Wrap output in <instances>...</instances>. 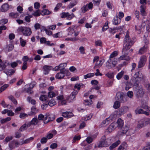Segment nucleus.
I'll list each match as a JSON object with an SVG mask.
<instances>
[{
  "label": "nucleus",
  "mask_w": 150,
  "mask_h": 150,
  "mask_svg": "<svg viewBox=\"0 0 150 150\" xmlns=\"http://www.w3.org/2000/svg\"><path fill=\"white\" fill-rule=\"evenodd\" d=\"M134 43V42L129 36V32L127 30L125 36L123 40L124 45L122 48V52H123V55L119 58L120 60H125L129 61L130 57L128 56L129 52H127L132 47Z\"/></svg>",
  "instance_id": "1"
},
{
  "label": "nucleus",
  "mask_w": 150,
  "mask_h": 150,
  "mask_svg": "<svg viewBox=\"0 0 150 150\" xmlns=\"http://www.w3.org/2000/svg\"><path fill=\"white\" fill-rule=\"evenodd\" d=\"M111 139L109 138H106L105 136L104 135L101 138L98 147H105L108 146L111 144Z\"/></svg>",
  "instance_id": "2"
},
{
  "label": "nucleus",
  "mask_w": 150,
  "mask_h": 150,
  "mask_svg": "<svg viewBox=\"0 0 150 150\" xmlns=\"http://www.w3.org/2000/svg\"><path fill=\"white\" fill-rule=\"evenodd\" d=\"M20 31L21 32L23 35L25 36H29L32 33L31 29L29 27H21L18 28Z\"/></svg>",
  "instance_id": "3"
},
{
  "label": "nucleus",
  "mask_w": 150,
  "mask_h": 150,
  "mask_svg": "<svg viewBox=\"0 0 150 150\" xmlns=\"http://www.w3.org/2000/svg\"><path fill=\"white\" fill-rule=\"evenodd\" d=\"M116 97L118 101L120 103H125L128 100L127 97L122 92H118L117 93Z\"/></svg>",
  "instance_id": "4"
},
{
  "label": "nucleus",
  "mask_w": 150,
  "mask_h": 150,
  "mask_svg": "<svg viewBox=\"0 0 150 150\" xmlns=\"http://www.w3.org/2000/svg\"><path fill=\"white\" fill-rule=\"evenodd\" d=\"M55 118L54 115L53 114L47 113L45 115L44 123L46 124L50 121L54 120Z\"/></svg>",
  "instance_id": "5"
},
{
  "label": "nucleus",
  "mask_w": 150,
  "mask_h": 150,
  "mask_svg": "<svg viewBox=\"0 0 150 150\" xmlns=\"http://www.w3.org/2000/svg\"><path fill=\"white\" fill-rule=\"evenodd\" d=\"M68 71L63 68L60 70V72L56 74L55 78L58 79H61L63 78L66 74H67Z\"/></svg>",
  "instance_id": "6"
},
{
  "label": "nucleus",
  "mask_w": 150,
  "mask_h": 150,
  "mask_svg": "<svg viewBox=\"0 0 150 150\" xmlns=\"http://www.w3.org/2000/svg\"><path fill=\"white\" fill-rule=\"evenodd\" d=\"M61 17L62 18H67V19L69 20H70L75 17L74 13H71L69 14L68 12H63L61 14Z\"/></svg>",
  "instance_id": "7"
},
{
  "label": "nucleus",
  "mask_w": 150,
  "mask_h": 150,
  "mask_svg": "<svg viewBox=\"0 0 150 150\" xmlns=\"http://www.w3.org/2000/svg\"><path fill=\"white\" fill-rule=\"evenodd\" d=\"M83 85L82 83L79 84L77 83L74 86V88H77L78 90L79 91L80 89L81 88L83 87ZM78 91H79L74 90V91L72 92L71 94L75 96L78 93Z\"/></svg>",
  "instance_id": "8"
},
{
  "label": "nucleus",
  "mask_w": 150,
  "mask_h": 150,
  "mask_svg": "<svg viewBox=\"0 0 150 150\" xmlns=\"http://www.w3.org/2000/svg\"><path fill=\"white\" fill-rule=\"evenodd\" d=\"M140 81V80L135 78V77H132L131 80V82L132 85L136 87H137Z\"/></svg>",
  "instance_id": "9"
},
{
  "label": "nucleus",
  "mask_w": 150,
  "mask_h": 150,
  "mask_svg": "<svg viewBox=\"0 0 150 150\" xmlns=\"http://www.w3.org/2000/svg\"><path fill=\"white\" fill-rule=\"evenodd\" d=\"M135 112L136 114H144L146 115H149V112L144 111L142 109H140L138 108H137L135 110Z\"/></svg>",
  "instance_id": "10"
},
{
  "label": "nucleus",
  "mask_w": 150,
  "mask_h": 150,
  "mask_svg": "<svg viewBox=\"0 0 150 150\" xmlns=\"http://www.w3.org/2000/svg\"><path fill=\"white\" fill-rule=\"evenodd\" d=\"M9 65V63H8L7 61H3V62L0 64V71L3 70L5 69L7 66Z\"/></svg>",
  "instance_id": "11"
},
{
  "label": "nucleus",
  "mask_w": 150,
  "mask_h": 150,
  "mask_svg": "<svg viewBox=\"0 0 150 150\" xmlns=\"http://www.w3.org/2000/svg\"><path fill=\"white\" fill-rule=\"evenodd\" d=\"M106 67L109 69H110L115 67V65L113 64L111 59H110L106 63Z\"/></svg>",
  "instance_id": "12"
},
{
  "label": "nucleus",
  "mask_w": 150,
  "mask_h": 150,
  "mask_svg": "<svg viewBox=\"0 0 150 150\" xmlns=\"http://www.w3.org/2000/svg\"><path fill=\"white\" fill-rule=\"evenodd\" d=\"M117 123H111L108 128V130L110 132L113 130L117 127Z\"/></svg>",
  "instance_id": "13"
},
{
  "label": "nucleus",
  "mask_w": 150,
  "mask_h": 150,
  "mask_svg": "<svg viewBox=\"0 0 150 150\" xmlns=\"http://www.w3.org/2000/svg\"><path fill=\"white\" fill-rule=\"evenodd\" d=\"M146 121L144 119H142L138 122L137 127L139 128H141L144 127L146 124Z\"/></svg>",
  "instance_id": "14"
},
{
  "label": "nucleus",
  "mask_w": 150,
  "mask_h": 150,
  "mask_svg": "<svg viewBox=\"0 0 150 150\" xmlns=\"http://www.w3.org/2000/svg\"><path fill=\"white\" fill-rule=\"evenodd\" d=\"M142 25L144 26L146 25V30L148 32L150 31V21L149 20H146L144 21L142 23Z\"/></svg>",
  "instance_id": "15"
},
{
  "label": "nucleus",
  "mask_w": 150,
  "mask_h": 150,
  "mask_svg": "<svg viewBox=\"0 0 150 150\" xmlns=\"http://www.w3.org/2000/svg\"><path fill=\"white\" fill-rule=\"evenodd\" d=\"M62 116L65 117L69 118L72 117L73 114L71 112H66L62 113Z\"/></svg>",
  "instance_id": "16"
},
{
  "label": "nucleus",
  "mask_w": 150,
  "mask_h": 150,
  "mask_svg": "<svg viewBox=\"0 0 150 150\" xmlns=\"http://www.w3.org/2000/svg\"><path fill=\"white\" fill-rule=\"evenodd\" d=\"M128 109L127 106H124L122 107L119 110V114L120 115L123 114L125 112H126Z\"/></svg>",
  "instance_id": "17"
},
{
  "label": "nucleus",
  "mask_w": 150,
  "mask_h": 150,
  "mask_svg": "<svg viewBox=\"0 0 150 150\" xmlns=\"http://www.w3.org/2000/svg\"><path fill=\"white\" fill-rule=\"evenodd\" d=\"M147 47L144 45L142 48L139 49L138 54H142L147 51Z\"/></svg>",
  "instance_id": "18"
},
{
  "label": "nucleus",
  "mask_w": 150,
  "mask_h": 150,
  "mask_svg": "<svg viewBox=\"0 0 150 150\" xmlns=\"http://www.w3.org/2000/svg\"><path fill=\"white\" fill-rule=\"evenodd\" d=\"M44 70V74H47L49 73V71L52 69V67L50 66L45 65L43 67Z\"/></svg>",
  "instance_id": "19"
},
{
  "label": "nucleus",
  "mask_w": 150,
  "mask_h": 150,
  "mask_svg": "<svg viewBox=\"0 0 150 150\" xmlns=\"http://www.w3.org/2000/svg\"><path fill=\"white\" fill-rule=\"evenodd\" d=\"M135 78L141 80L143 77L142 73L140 71L136 72L134 75Z\"/></svg>",
  "instance_id": "20"
},
{
  "label": "nucleus",
  "mask_w": 150,
  "mask_h": 150,
  "mask_svg": "<svg viewBox=\"0 0 150 150\" xmlns=\"http://www.w3.org/2000/svg\"><path fill=\"white\" fill-rule=\"evenodd\" d=\"M9 6L7 4H4L1 6V11L2 12L6 11L9 9Z\"/></svg>",
  "instance_id": "21"
},
{
  "label": "nucleus",
  "mask_w": 150,
  "mask_h": 150,
  "mask_svg": "<svg viewBox=\"0 0 150 150\" xmlns=\"http://www.w3.org/2000/svg\"><path fill=\"white\" fill-rule=\"evenodd\" d=\"M117 126L119 128H121L123 125V121L120 118H119L117 120Z\"/></svg>",
  "instance_id": "22"
},
{
  "label": "nucleus",
  "mask_w": 150,
  "mask_h": 150,
  "mask_svg": "<svg viewBox=\"0 0 150 150\" xmlns=\"http://www.w3.org/2000/svg\"><path fill=\"white\" fill-rule=\"evenodd\" d=\"M127 145L125 142H124L118 148V150H126Z\"/></svg>",
  "instance_id": "23"
},
{
  "label": "nucleus",
  "mask_w": 150,
  "mask_h": 150,
  "mask_svg": "<svg viewBox=\"0 0 150 150\" xmlns=\"http://www.w3.org/2000/svg\"><path fill=\"white\" fill-rule=\"evenodd\" d=\"M32 89L30 86H28L27 85L25 86L24 89V91L26 93H29L30 94H31L32 92L31 91Z\"/></svg>",
  "instance_id": "24"
},
{
  "label": "nucleus",
  "mask_w": 150,
  "mask_h": 150,
  "mask_svg": "<svg viewBox=\"0 0 150 150\" xmlns=\"http://www.w3.org/2000/svg\"><path fill=\"white\" fill-rule=\"evenodd\" d=\"M120 143V142L119 140H118L115 142L113 143L109 147V149H112L113 148L117 147Z\"/></svg>",
  "instance_id": "25"
},
{
  "label": "nucleus",
  "mask_w": 150,
  "mask_h": 150,
  "mask_svg": "<svg viewBox=\"0 0 150 150\" xmlns=\"http://www.w3.org/2000/svg\"><path fill=\"white\" fill-rule=\"evenodd\" d=\"M121 128L122 130L121 131V134L123 135L125 134H126L128 130V127L126 126H125L124 127Z\"/></svg>",
  "instance_id": "26"
},
{
  "label": "nucleus",
  "mask_w": 150,
  "mask_h": 150,
  "mask_svg": "<svg viewBox=\"0 0 150 150\" xmlns=\"http://www.w3.org/2000/svg\"><path fill=\"white\" fill-rule=\"evenodd\" d=\"M118 16L116 15V16L114 18L113 20V24L115 25H117L120 23L121 20L118 21Z\"/></svg>",
  "instance_id": "27"
},
{
  "label": "nucleus",
  "mask_w": 150,
  "mask_h": 150,
  "mask_svg": "<svg viewBox=\"0 0 150 150\" xmlns=\"http://www.w3.org/2000/svg\"><path fill=\"white\" fill-rule=\"evenodd\" d=\"M47 96L45 95H41L40 97V100L42 101H45L46 103L48 102V101L47 100Z\"/></svg>",
  "instance_id": "28"
},
{
  "label": "nucleus",
  "mask_w": 150,
  "mask_h": 150,
  "mask_svg": "<svg viewBox=\"0 0 150 150\" xmlns=\"http://www.w3.org/2000/svg\"><path fill=\"white\" fill-rule=\"evenodd\" d=\"M51 13V12L47 9L43 10L40 13L41 14L42 16L48 15Z\"/></svg>",
  "instance_id": "29"
},
{
  "label": "nucleus",
  "mask_w": 150,
  "mask_h": 150,
  "mask_svg": "<svg viewBox=\"0 0 150 150\" xmlns=\"http://www.w3.org/2000/svg\"><path fill=\"white\" fill-rule=\"evenodd\" d=\"M120 102L118 101H116L114 103L113 107L115 109H117L120 108Z\"/></svg>",
  "instance_id": "30"
},
{
  "label": "nucleus",
  "mask_w": 150,
  "mask_h": 150,
  "mask_svg": "<svg viewBox=\"0 0 150 150\" xmlns=\"http://www.w3.org/2000/svg\"><path fill=\"white\" fill-rule=\"evenodd\" d=\"M69 102H71L75 100V96L74 95L71 94L67 98Z\"/></svg>",
  "instance_id": "31"
},
{
  "label": "nucleus",
  "mask_w": 150,
  "mask_h": 150,
  "mask_svg": "<svg viewBox=\"0 0 150 150\" xmlns=\"http://www.w3.org/2000/svg\"><path fill=\"white\" fill-rule=\"evenodd\" d=\"M11 120V118L10 117H7L6 118H3L1 119L0 120V122L2 124H3L8 121H10Z\"/></svg>",
  "instance_id": "32"
},
{
  "label": "nucleus",
  "mask_w": 150,
  "mask_h": 150,
  "mask_svg": "<svg viewBox=\"0 0 150 150\" xmlns=\"http://www.w3.org/2000/svg\"><path fill=\"white\" fill-rule=\"evenodd\" d=\"M144 94V92L142 90H139L137 92V95L138 97H142Z\"/></svg>",
  "instance_id": "33"
},
{
  "label": "nucleus",
  "mask_w": 150,
  "mask_h": 150,
  "mask_svg": "<svg viewBox=\"0 0 150 150\" xmlns=\"http://www.w3.org/2000/svg\"><path fill=\"white\" fill-rule=\"evenodd\" d=\"M140 8V11L141 13V14L142 16H145L146 15V12L145 11L144 6L143 5H142L141 6Z\"/></svg>",
  "instance_id": "34"
},
{
  "label": "nucleus",
  "mask_w": 150,
  "mask_h": 150,
  "mask_svg": "<svg viewBox=\"0 0 150 150\" xmlns=\"http://www.w3.org/2000/svg\"><path fill=\"white\" fill-rule=\"evenodd\" d=\"M78 0H75L73 3H70L68 7L69 8H71L75 6L77 4Z\"/></svg>",
  "instance_id": "35"
},
{
  "label": "nucleus",
  "mask_w": 150,
  "mask_h": 150,
  "mask_svg": "<svg viewBox=\"0 0 150 150\" xmlns=\"http://www.w3.org/2000/svg\"><path fill=\"white\" fill-rule=\"evenodd\" d=\"M34 138L33 137H31L28 139H26L24 141L23 143L21 144L28 143H30L31 141L33 140Z\"/></svg>",
  "instance_id": "36"
},
{
  "label": "nucleus",
  "mask_w": 150,
  "mask_h": 150,
  "mask_svg": "<svg viewBox=\"0 0 150 150\" xmlns=\"http://www.w3.org/2000/svg\"><path fill=\"white\" fill-rule=\"evenodd\" d=\"M9 16L12 18H16L18 16V14L17 13H14L11 12L9 14Z\"/></svg>",
  "instance_id": "37"
},
{
  "label": "nucleus",
  "mask_w": 150,
  "mask_h": 150,
  "mask_svg": "<svg viewBox=\"0 0 150 150\" xmlns=\"http://www.w3.org/2000/svg\"><path fill=\"white\" fill-rule=\"evenodd\" d=\"M48 105L50 106H52L55 105V102L53 99H51L49 101H48Z\"/></svg>",
  "instance_id": "38"
},
{
  "label": "nucleus",
  "mask_w": 150,
  "mask_h": 150,
  "mask_svg": "<svg viewBox=\"0 0 150 150\" xmlns=\"http://www.w3.org/2000/svg\"><path fill=\"white\" fill-rule=\"evenodd\" d=\"M81 12L83 13H85L88 10L87 5H85L83 6L81 9Z\"/></svg>",
  "instance_id": "39"
},
{
  "label": "nucleus",
  "mask_w": 150,
  "mask_h": 150,
  "mask_svg": "<svg viewBox=\"0 0 150 150\" xmlns=\"http://www.w3.org/2000/svg\"><path fill=\"white\" fill-rule=\"evenodd\" d=\"M102 64L103 63L102 62V61L100 60L96 62L94 68H95L96 67L99 68L102 66Z\"/></svg>",
  "instance_id": "40"
},
{
  "label": "nucleus",
  "mask_w": 150,
  "mask_h": 150,
  "mask_svg": "<svg viewBox=\"0 0 150 150\" xmlns=\"http://www.w3.org/2000/svg\"><path fill=\"white\" fill-rule=\"evenodd\" d=\"M32 114H35L38 112V110L36 109L34 106L32 107L31 108Z\"/></svg>",
  "instance_id": "41"
},
{
  "label": "nucleus",
  "mask_w": 150,
  "mask_h": 150,
  "mask_svg": "<svg viewBox=\"0 0 150 150\" xmlns=\"http://www.w3.org/2000/svg\"><path fill=\"white\" fill-rule=\"evenodd\" d=\"M84 102L85 105H90L93 103L92 101L91 100H90L89 101L88 100H84Z\"/></svg>",
  "instance_id": "42"
},
{
  "label": "nucleus",
  "mask_w": 150,
  "mask_h": 150,
  "mask_svg": "<svg viewBox=\"0 0 150 150\" xmlns=\"http://www.w3.org/2000/svg\"><path fill=\"white\" fill-rule=\"evenodd\" d=\"M132 85L131 82H127L126 83V86L125 87V89L126 91L128 90Z\"/></svg>",
  "instance_id": "43"
},
{
  "label": "nucleus",
  "mask_w": 150,
  "mask_h": 150,
  "mask_svg": "<svg viewBox=\"0 0 150 150\" xmlns=\"http://www.w3.org/2000/svg\"><path fill=\"white\" fill-rule=\"evenodd\" d=\"M93 114H90L88 116H86V117H82V120L83 121H86L91 119L92 117Z\"/></svg>",
  "instance_id": "44"
},
{
  "label": "nucleus",
  "mask_w": 150,
  "mask_h": 150,
  "mask_svg": "<svg viewBox=\"0 0 150 150\" xmlns=\"http://www.w3.org/2000/svg\"><path fill=\"white\" fill-rule=\"evenodd\" d=\"M146 59V57L144 55H142L139 61L145 64Z\"/></svg>",
  "instance_id": "45"
},
{
  "label": "nucleus",
  "mask_w": 150,
  "mask_h": 150,
  "mask_svg": "<svg viewBox=\"0 0 150 150\" xmlns=\"http://www.w3.org/2000/svg\"><path fill=\"white\" fill-rule=\"evenodd\" d=\"M94 75V74L93 73H88L86 75L84 76V79H86L87 78H91L93 77Z\"/></svg>",
  "instance_id": "46"
},
{
  "label": "nucleus",
  "mask_w": 150,
  "mask_h": 150,
  "mask_svg": "<svg viewBox=\"0 0 150 150\" xmlns=\"http://www.w3.org/2000/svg\"><path fill=\"white\" fill-rule=\"evenodd\" d=\"M118 54V52L117 51H116L113 52L110 55V59L113 58V57L117 56Z\"/></svg>",
  "instance_id": "47"
},
{
  "label": "nucleus",
  "mask_w": 150,
  "mask_h": 150,
  "mask_svg": "<svg viewBox=\"0 0 150 150\" xmlns=\"http://www.w3.org/2000/svg\"><path fill=\"white\" fill-rule=\"evenodd\" d=\"M67 64L65 63H61L58 66H56L55 67V68L57 67V69H55V71H56L58 70L61 67H64L65 66H67Z\"/></svg>",
  "instance_id": "48"
},
{
  "label": "nucleus",
  "mask_w": 150,
  "mask_h": 150,
  "mask_svg": "<svg viewBox=\"0 0 150 150\" xmlns=\"http://www.w3.org/2000/svg\"><path fill=\"white\" fill-rule=\"evenodd\" d=\"M32 125H36L38 122V120L36 118H33L30 121Z\"/></svg>",
  "instance_id": "49"
},
{
  "label": "nucleus",
  "mask_w": 150,
  "mask_h": 150,
  "mask_svg": "<svg viewBox=\"0 0 150 150\" xmlns=\"http://www.w3.org/2000/svg\"><path fill=\"white\" fill-rule=\"evenodd\" d=\"M56 95L55 93L53 91H49L48 93V96L50 98L55 97Z\"/></svg>",
  "instance_id": "50"
},
{
  "label": "nucleus",
  "mask_w": 150,
  "mask_h": 150,
  "mask_svg": "<svg viewBox=\"0 0 150 150\" xmlns=\"http://www.w3.org/2000/svg\"><path fill=\"white\" fill-rule=\"evenodd\" d=\"M124 73V71H122L118 73L116 76L117 79H120L122 77Z\"/></svg>",
  "instance_id": "51"
},
{
  "label": "nucleus",
  "mask_w": 150,
  "mask_h": 150,
  "mask_svg": "<svg viewBox=\"0 0 150 150\" xmlns=\"http://www.w3.org/2000/svg\"><path fill=\"white\" fill-rule=\"evenodd\" d=\"M109 120H108V118H106V119L103 120L101 124L103 126L107 125L109 123Z\"/></svg>",
  "instance_id": "52"
},
{
  "label": "nucleus",
  "mask_w": 150,
  "mask_h": 150,
  "mask_svg": "<svg viewBox=\"0 0 150 150\" xmlns=\"http://www.w3.org/2000/svg\"><path fill=\"white\" fill-rule=\"evenodd\" d=\"M26 123H25L23 125H22L20 128L18 130L19 132H22L23 131L25 130L26 128Z\"/></svg>",
  "instance_id": "53"
},
{
  "label": "nucleus",
  "mask_w": 150,
  "mask_h": 150,
  "mask_svg": "<svg viewBox=\"0 0 150 150\" xmlns=\"http://www.w3.org/2000/svg\"><path fill=\"white\" fill-rule=\"evenodd\" d=\"M127 96L130 98H132L133 96V92L132 91H129L127 93Z\"/></svg>",
  "instance_id": "54"
},
{
  "label": "nucleus",
  "mask_w": 150,
  "mask_h": 150,
  "mask_svg": "<svg viewBox=\"0 0 150 150\" xmlns=\"http://www.w3.org/2000/svg\"><path fill=\"white\" fill-rule=\"evenodd\" d=\"M9 98L14 104H17V101L13 96H11L9 97Z\"/></svg>",
  "instance_id": "55"
},
{
  "label": "nucleus",
  "mask_w": 150,
  "mask_h": 150,
  "mask_svg": "<svg viewBox=\"0 0 150 150\" xmlns=\"http://www.w3.org/2000/svg\"><path fill=\"white\" fill-rule=\"evenodd\" d=\"M79 51H80V53L81 54H85V52H84V51L85 50V49L84 47H83V46H81L79 48Z\"/></svg>",
  "instance_id": "56"
},
{
  "label": "nucleus",
  "mask_w": 150,
  "mask_h": 150,
  "mask_svg": "<svg viewBox=\"0 0 150 150\" xmlns=\"http://www.w3.org/2000/svg\"><path fill=\"white\" fill-rule=\"evenodd\" d=\"M45 115H44L42 114H40L38 115V119L39 120H42L45 119Z\"/></svg>",
  "instance_id": "57"
},
{
  "label": "nucleus",
  "mask_w": 150,
  "mask_h": 150,
  "mask_svg": "<svg viewBox=\"0 0 150 150\" xmlns=\"http://www.w3.org/2000/svg\"><path fill=\"white\" fill-rule=\"evenodd\" d=\"M20 40L21 46L22 47H24L25 45L26 44L25 41L24 40L21 38H20Z\"/></svg>",
  "instance_id": "58"
},
{
  "label": "nucleus",
  "mask_w": 150,
  "mask_h": 150,
  "mask_svg": "<svg viewBox=\"0 0 150 150\" xmlns=\"http://www.w3.org/2000/svg\"><path fill=\"white\" fill-rule=\"evenodd\" d=\"M44 28V30L45 31L46 34L49 35H51L52 34V32L50 30H48L46 29L45 28Z\"/></svg>",
  "instance_id": "59"
},
{
  "label": "nucleus",
  "mask_w": 150,
  "mask_h": 150,
  "mask_svg": "<svg viewBox=\"0 0 150 150\" xmlns=\"http://www.w3.org/2000/svg\"><path fill=\"white\" fill-rule=\"evenodd\" d=\"M62 4L61 3H58L56 6L55 8L54 9V10L55 11H57V10L60 8V7L62 6Z\"/></svg>",
  "instance_id": "60"
},
{
  "label": "nucleus",
  "mask_w": 150,
  "mask_h": 150,
  "mask_svg": "<svg viewBox=\"0 0 150 150\" xmlns=\"http://www.w3.org/2000/svg\"><path fill=\"white\" fill-rule=\"evenodd\" d=\"M108 28V23H105V25H104L102 28V30L103 31H105Z\"/></svg>",
  "instance_id": "61"
},
{
  "label": "nucleus",
  "mask_w": 150,
  "mask_h": 150,
  "mask_svg": "<svg viewBox=\"0 0 150 150\" xmlns=\"http://www.w3.org/2000/svg\"><path fill=\"white\" fill-rule=\"evenodd\" d=\"M86 141L88 144L91 143L93 141V139L91 137H89L86 139Z\"/></svg>",
  "instance_id": "62"
},
{
  "label": "nucleus",
  "mask_w": 150,
  "mask_h": 150,
  "mask_svg": "<svg viewBox=\"0 0 150 150\" xmlns=\"http://www.w3.org/2000/svg\"><path fill=\"white\" fill-rule=\"evenodd\" d=\"M28 115L24 113H21L20 114V117L21 118L24 119L25 117H27Z\"/></svg>",
  "instance_id": "63"
},
{
  "label": "nucleus",
  "mask_w": 150,
  "mask_h": 150,
  "mask_svg": "<svg viewBox=\"0 0 150 150\" xmlns=\"http://www.w3.org/2000/svg\"><path fill=\"white\" fill-rule=\"evenodd\" d=\"M47 138L45 137H43L41 139L40 142L42 144H45L47 142Z\"/></svg>",
  "instance_id": "64"
}]
</instances>
